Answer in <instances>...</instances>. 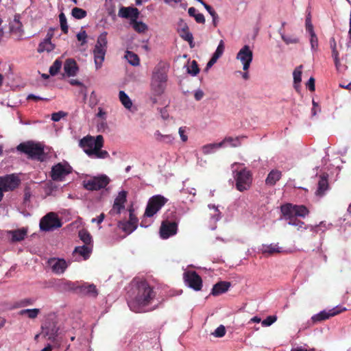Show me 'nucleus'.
Wrapping results in <instances>:
<instances>
[{
	"instance_id": "obj_1",
	"label": "nucleus",
	"mask_w": 351,
	"mask_h": 351,
	"mask_svg": "<svg viewBox=\"0 0 351 351\" xmlns=\"http://www.w3.org/2000/svg\"><path fill=\"white\" fill-rule=\"evenodd\" d=\"M134 298L128 300L131 311L134 313H143L149 311L147 307L152 303L156 293L146 280H139L135 283Z\"/></svg>"
},
{
	"instance_id": "obj_2",
	"label": "nucleus",
	"mask_w": 351,
	"mask_h": 351,
	"mask_svg": "<svg viewBox=\"0 0 351 351\" xmlns=\"http://www.w3.org/2000/svg\"><path fill=\"white\" fill-rule=\"evenodd\" d=\"M284 218L288 221L289 224L295 226L300 229H306V225L301 219H304L307 213V208L303 205H293L285 204L280 207Z\"/></svg>"
},
{
	"instance_id": "obj_3",
	"label": "nucleus",
	"mask_w": 351,
	"mask_h": 351,
	"mask_svg": "<svg viewBox=\"0 0 351 351\" xmlns=\"http://www.w3.org/2000/svg\"><path fill=\"white\" fill-rule=\"evenodd\" d=\"M235 187L240 192L247 191L250 189L253 176L252 172L246 168L237 171L234 176Z\"/></svg>"
},
{
	"instance_id": "obj_4",
	"label": "nucleus",
	"mask_w": 351,
	"mask_h": 351,
	"mask_svg": "<svg viewBox=\"0 0 351 351\" xmlns=\"http://www.w3.org/2000/svg\"><path fill=\"white\" fill-rule=\"evenodd\" d=\"M17 149L27 154L30 158L43 160L44 148L40 143L30 141L22 143L17 146Z\"/></svg>"
},
{
	"instance_id": "obj_5",
	"label": "nucleus",
	"mask_w": 351,
	"mask_h": 351,
	"mask_svg": "<svg viewBox=\"0 0 351 351\" xmlns=\"http://www.w3.org/2000/svg\"><path fill=\"white\" fill-rule=\"evenodd\" d=\"M39 226L42 231L50 232L62 227V223L56 213L50 212L41 218Z\"/></svg>"
},
{
	"instance_id": "obj_6",
	"label": "nucleus",
	"mask_w": 351,
	"mask_h": 351,
	"mask_svg": "<svg viewBox=\"0 0 351 351\" xmlns=\"http://www.w3.org/2000/svg\"><path fill=\"white\" fill-rule=\"evenodd\" d=\"M168 199L161 195L152 196L148 201L144 215L147 217H153L165 205Z\"/></svg>"
},
{
	"instance_id": "obj_7",
	"label": "nucleus",
	"mask_w": 351,
	"mask_h": 351,
	"mask_svg": "<svg viewBox=\"0 0 351 351\" xmlns=\"http://www.w3.org/2000/svg\"><path fill=\"white\" fill-rule=\"evenodd\" d=\"M110 178L106 175L94 176L84 181V187L88 191H98L106 188L109 184Z\"/></svg>"
},
{
	"instance_id": "obj_8",
	"label": "nucleus",
	"mask_w": 351,
	"mask_h": 351,
	"mask_svg": "<svg viewBox=\"0 0 351 351\" xmlns=\"http://www.w3.org/2000/svg\"><path fill=\"white\" fill-rule=\"evenodd\" d=\"M71 171L72 167L68 163L58 162L52 167L50 176L53 181L60 182Z\"/></svg>"
},
{
	"instance_id": "obj_9",
	"label": "nucleus",
	"mask_w": 351,
	"mask_h": 351,
	"mask_svg": "<svg viewBox=\"0 0 351 351\" xmlns=\"http://www.w3.org/2000/svg\"><path fill=\"white\" fill-rule=\"evenodd\" d=\"M20 183V179L14 174L0 177V189L2 191V193L14 190L19 186Z\"/></svg>"
},
{
	"instance_id": "obj_10",
	"label": "nucleus",
	"mask_w": 351,
	"mask_h": 351,
	"mask_svg": "<svg viewBox=\"0 0 351 351\" xmlns=\"http://www.w3.org/2000/svg\"><path fill=\"white\" fill-rule=\"evenodd\" d=\"M178 222L171 221L168 219L163 220L160 228V236L163 239H167L175 235L178 232Z\"/></svg>"
},
{
	"instance_id": "obj_11",
	"label": "nucleus",
	"mask_w": 351,
	"mask_h": 351,
	"mask_svg": "<svg viewBox=\"0 0 351 351\" xmlns=\"http://www.w3.org/2000/svg\"><path fill=\"white\" fill-rule=\"evenodd\" d=\"M184 279L186 285L195 291L201 290L202 280L195 271H189L184 274Z\"/></svg>"
},
{
	"instance_id": "obj_12",
	"label": "nucleus",
	"mask_w": 351,
	"mask_h": 351,
	"mask_svg": "<svg viewBox=\"0 0 351 351\" xmlns=\"http://www.w3.org/2000/svg\"><path fill=\"white\" fill-rule=\"evenodd\" d=\"M329 189L328 174L326 172L322 173L318 176L317 186L315 192V197L317 200L324 197Z\"/></svg>"
},
{
	"instance_id": "obj_13",
	"label": "nucleus",
	"mask_w": 351,
	"mask_h": 351,
	"mask_svg": "<svg viewBox=\"0 0 351 351\" xmlns=\"http://www.w3.org/2000/svg\"><path fill=\"white\" fill-rule=\"evenodd\" d=\"M237 58L243 64V70L247 71L253 58L252 51L248 45H245L237 53Z\"/></svg>"
},
{
	"instance_id": "obj_14",
	"label": "nucleus",
	"mask_w": 351,
	"mask_h": 351,
	"mask_svg": "<svg viewBox=\"0 0 351 351\" xmlns=\"http://www.w3.org/2000/svg\"><path fill=\"white\" fill-rule=\"evenodd\" d=\"M127 191H121L114 199L112 208L110 211L111 215L120 214L125 209V203L127 201Z\"/></svg>"
},
{
	"instance_id": "obj_15",
	"label": "nucleus",
	"mask_w": 351,
	"mask_h": 351,
	"mask_svg": "<svg viewBox=\"0 0 351 351\" xmlns=\"http://www.w3.org/2000/svg\"><path fill=\"white\" fill-rule=\"evenodd\" d=\"M47 263L51 271L56 274H63L69 266V263L64 258H51Z\"/></svg>"
},
{
	"instance_id": "obj_16",
	"label": "nucleus",
	"mask_w": 351,
	"mask_h": 351,
	"mask_svg": "<svg viewBox=\"0 0 351 351\" xmlns=\"http://www.w3.org/2000/svg\"><path fill=\"white\" fill-rule=\"evenodd\" d=\"M97 137L95 138L93 136L88 135L82 138L80 142L79 145L83 149L84 152L90 157L93 156V152L96 147Z\"/></svg>"
},
{
	"instance_id": "obj_17",
	"label": "nucleus",
	"mask_w": 351,
	"mask_h": 351,
	"mask_svg": "<svg viewBox=\"0 0 351 351\" xmlns=\"http://www.w3.org/2000/svg\"><path fill=\"white\" fill-rule=\"evenodd\" d=\"M346 310V308H339L338 307L330 309L328 312L326 311H321L318 314L313 316L311 317V320L313 323H316L317 322H322L329 319L331 317L335 316L339 314L341 312H343Z\"/></svg>"
},
{
	"instance_id": "obj_18",
	"label": "nucleus",
	"mask_w": 351,
	"mask_h": 351,
	"mask_svg": "<svg viewBox=\"0 0 351 351\" xmlns=\"http://www.w3.org/2000/svg\"><path fill=\"white\" fill-rule=\"evenodd\" d=\"M78 294L96 298L98 295V291L94 284L83 282L79 285Z\"/></svg>"
},
{
	"instance_id": "obj_19",
	"label": "nucleus",
	"mask_w": 351,
	"mask_h": 351,
	"mask_svg": "<svg viewBox=\"0 0 351 351\" xmlns=\"http://www.w3.org/2000/svg\"><path fill=\"white\" fill-rule=\"evenodd\" d=\"M139 11L136 8L122 6L119 10V16L124 19H130V23L133 19H138Z\"/></svg>"
},
{
	"instance_id": "obj_20",
	"label": "nucleus",
	"mask_w": 351,
	"mask_h": 351,
	"mask_svg": "<svg viewBox=\"0 0 351 351\" xmlns=\"http://www.w3.org/2000/svg\"><path fill=\"white\" fill-rule=\"evenodd\" d=\"M58 328L54 323H49L42 326V334L48 339L54 341L58 335Z\"/></svg>"
},
{
	"instance_id": "obj_21",
	"label": "nucleus",
	"mask_w": 351,
	"mask_h": 351,
	"mask_svg": "<svg viewBox=\"0 0 351 351\" xmlns=\"http://www.w3.org/2000/svg\"><path fill=\"white\" fill-rule=\"evenodd\" d=\"M104 146V137L102 135L97 136V145L96 147L93 152V156L97 158H106L109 156L108 152L102 150L101 147Z\"/></svg>"
},
{
	"instance_id": "obj_22",
	"label": "nucleus",
	"mask_w": 351,
	"mask_h": 351,
	"mask_svg": "<svg viewBox=\"0 0 351 351\" xmlns=\"http://www.w3.org/2000/svg\"><path fill=\"white\" fill-rule=\"evenodd\" d=\"M78 66L76 61L74 59H67L64 64V71L67 76H75L78 71Z\"/></svg>"
},
{
	"instance_id": "obj_23",
	"label": "nucleus",
	"mask_w": 351,
	"mask_h": 351,
	"mask_svg": "<svg viewBox=\"0 0 351 351\" xmlns=\"http://www.w3.org/2000/svg\"><path fill=\"white\" fill-rule=\"evenodd\" d=\"M230 287V282L226 281H220L216 283L211 291L213 295H219L226 292Z\"/></svg>"
},
{
	"instance_id": "obj_24",
	"label": "nucleus",
	"mask_w": 351,
	"mask_h": 351,
	"mask_svg": "<svg viewBox=\"0 0 351 351\" xmlns=\"http://www.w3.org/2000/svg\"><path fill=\"white\" fill-rule=\"evenodd\" d=\"M308 36H310V43L311 51L315 53L319 49L318 38L313 30V25L308 21Z\"/></svg>"
},
{
	"instance_id": "obj_25",
	"label": "nucleus",
	"mask_w": 351,
	"mask_h": 351,
	"mask_svg": "<svg viewBox=\"0 0 351 351\" xmlns=\"http://www.w3.org/2000/svg\"><path fill=\"white\" fill-rule=\"evenodd\" d=\"M167 79L165 69L160 66H157L153 71L152 80L166 82Z\"/></svg>"
},
{
	"instance_id": "obj_26",
	"label": "nucleus",
	"mask_w": 351,
	"mask_h": 351,
	"mask_svg": "<svg viewBox=\"0 0 351 351\" xmlns=\"http://www.w3.org/2000/svg\"><path fill=\"white\" fill-rule=\"evenodd\" d=\"M106 52V50L101 49V48H97L95 47V49L93 50V53H94L95 63L97 69H98L99 68L101 67L102 62L104 60Z\"/></svg>"
},
{
	"instance_id": "obj_27",
	"label": "nucleus",
	"mask_w": 351,
	"mask_h": 351,
	"mask_svg": "<svg viewBox=\"0 0 351 351\" xmlns=\"http://www.w3.org/2000/svg\"><path fill=\"white\" fill-rule=\"evenodd\" d=\"M282 173L277 169L271 170L265 180V183L269 186H274L281 178Z\"/></svg>"
},
{
	"instance_id": "obj_28",
	"label": "nucleus",
	"mask_w": 351,
	"mask_h": 351,
	"mask_svg": "<svg viewBox=\"0 0 351 351\" xmlns=\"http://www.w3.org/2000/svg\"><path fill=\"white\" fill-rule=\"evenodd\" d=\"M179 34L180 37L184 40L187 41L191 47L193 46L192 44L193 43V34L190 32L186 23H183L180 31H179Z\"/></svg>"
},
{
	"instance_id": "obj_29",
	"label": "nucleus",
	"mask_w": 351,
	"mask_h": 351,
	"mask_svg": "<svg viewBox=\"0 0 351 351\" xmlns=\"http://www.w3.org/2000/svg\"><path fill=\"white\" fill-rule=\"evenodd\" d=\"M93 245H84L82 246L76 247L73 251V253H76L82 256L84 260L89 258L90 254L92 252Z\"/></svg>"
},
{
	"instance_id": "obj_30",
	"label": "nucleus",
	"mask_w": 351,
	"mask_h": 351,
	"mask_svg": "<svg viewBox=\"0 0 351 351\" xmlns=\"http://www.w3.org/2000/svg\"><path fill=\"white\" fill-rule=\"evenodd\" d=\"M302 66L300 65L295 69L293 73V86L296 91H300V83L302 80Z\"/></svg>"
},
{
	"instance_id": "obj_31",
	"label": "nucleus",
	"mask_w": 351,
	"mask_h": 351,
	"mask_svg": "<svg viewBox=\"0 0 351 351\" xmlns=\"http://www.w3.org/2000/svg\"><path fill=\"white\" fill-rule=\"evenodd\" d=\"M12 241L18 242L23 241L27 235V230L24 228L10 231Z\"/></svg>"
},
{
	"instance_id": "obj_32",
	"label": "nucleus",
	"mask_w": 351,
	"mask_h": 351,
	"mask_svg": "<svg viewBox=\"0 0 351 351\" xmlns=\"http://www.w3.org/2000/svg\"><path fill=\"white\" fill-rule=\"evenodd\" d=\"M165 84L166 82L152 80V90L156 95H160L164 92Z\"/></svg>"
},
{
	"instance_id": "obj_33",
	"label": "nucleus",
	"mask_w": 351,
	"mask_h": 351,
	"mask_svg": "<svg viewBox=\"0 0 351 351\" xmlns=\"http://www.w3.org/2000/svg\"><path fill=\"white\" fill-rule=\"evenodd\" d=\"M261 250L263 254L271 255L281 252V247H278L277 244L263 245Z\"/></svg>"
},
{
	"instance_id": "obj_34",
	"label": "nucleus",
	"mask_w": 351,
	"mask_h": 351,
	"mask_svg": "<svg viewBox=\"0 0 351 351\" xmlns=\"http://www.w3.org/2000/svg\"><path fill=\"white\" fill-rule=\"evenodd\" d=\"M40 312L39 308H27L20 311L19 315L21 316L27 315L28 318L34 319L38 317Z\"/></svg>"
},
{
	"instance_id": "obj_35",
	"label": "nucleus",
	"mask_w": 351,
	"mask_h": 351,
	"mask_svg": "<svg viewBox=\"0 0 351 351\" xmlns=\"http://www.w3.org/2000/svg\"><path fill=\"white\" fill-rule=\"evenodd\" d=\"M130 25L138 33H144L147 30V25L142 21H138L137 19H133Z\"/></svg>"
},
{
	"instance_id": "obj_36",
	"label": "nucleus",
	"mask_w": 351,
	"mask_h": 351,
	"mask_svg": "<svg viewBox=\"0 0 351 351\" xmlns=\"http://www.w3.org/2000/svg\"><path fill=\"white\" fill-rule=\"evenodd\" d=\"M55 45L51 41L44 40L39 44L37 51L38 53H43L44 51L50 52L53 51Z\"/></svg>"
},
{
	"instance_id": "obj_37",
	"label": "nucleus",
	"mask_w": 351,
	"mask_h": 351,
	"mask_svg": "<svg viewBox=\"0 0 351 351\" xmlns=\"http://www.w3.org/2000/svg\"><path fill=\"white\" fill-rule=\"evenodd\" d=\"M125 58L132 66H138L140 64V59L137 54L130 51H126Z\"/></svg>"
},
{
	"instance_id": "obj_38",
	"label": "nucleus",
	"mask_w": 351,
	"mask_h": 351,
	"mask_svg": "<svg viewBox=\"0 0 351 351\" xmlns=\"http://www.w3.org/2000/svg\"><path fill=\"white\" fill-rule=\"evenodd\" d=\"M118 227L128 234L132 233L136 229L133 223L123 221H119L118 222Z\"/></svg>"
},
{
	"instance_id": "obj_39",
	"label": "nucleus",
	"mask_w": 351,
	"mask_h": 351,
	"mask_svg": "<svg viewBox=\"0 0 351 351\" xmlns=\"http://www.w3.org/2000/svg\"><path fill=\"white\" fill-rule=\"evenodd\" d=\"M107 44H108L107 32H104L101 33L97 38L95 47L101 48V49L106 50Z\"/></svg>"
},
{
	"instance_id": "obj_40",
	"label": "nucleus",
	"mask_w": 351,
	"mask_h": 351,
	"mask_svg": "<svg viewBox=\"0 0 351 351\" xmlns=\"http://www.w3.org/2000/svg\"><path fill=\"white\" fill-rule=\"evenodd\" d=\"M119 96L123 106L127 109H130L132 106V103L128 95L123 90H120Z\"/></svg>"
},
{
	"instance_id": "obj_41",
	"label": "nucleus",
	"mask_w": 351,
	"mask_h": 351,
	"mask_svg": "<svg viewBox=\"0 0 351 351\" xmlns=\"http://www.w3.org/2000/svg\"><path fill=\"white\" fill-rule=\"evenodd\" d=\"M80 239L83 241L84 245H92V237L90 234L85 230H82L79 231L78 233Z\"/></svg>"
},
{
	"instance_id": "obj_42",
	"label": "nucleus",
	"mask_w": 351,
	"mask_h": 351,
	"mask_svg": "<svg viewBox=\"0 0 351 351\" xmlns=\"http://www.w3.org/2000/svg\"><path fill=\"white\" fill-rule=\"evenodd\" d=\"M245 136H241V138H244ZM230 143L232 147H236L241 145L240 142V136H237L236 138H233L231 136L226 137L221 142L219 143H222V146L225 143Z\"/></svg>"
},
{
	"instance_id": "obj_43",
	"label": "nucleus",
	"mask_w": 351,
	"mask_h": 351,
	"mask_svg": "<svg viewBox=\"0 0 351 351\" xmlns=\"http://www.w3.org/2000/svg\"><path fill=\"white\" fill-rule=\"evenodd\" d=\"M222 147V143H210L205 145L202 147V152L204 154H209L215 149Z\"/></svg>"
},
{
	"instance_id": "obj_44",
	"label": "nucleus",
	"mask_w": 351,
	"mask_h": 351,
	"mask_svg": "<svg viewBox=\"0 0 351 351\" xmlns=\"http://www.w3.org/2000/svg\"><path fill=\"white\" fill-rule=\"evenodd\" d=\"M156 139L159 142H164L167 143H171L174 139V138L170 135H162L159 131H156L155 132Z\"/></svg>"
},
{
	"instance_id": "obj_45",
	"label": "nucleus",
	"mask_w": 351,
	"mask_h": 351,
	"mask_svg": "<svg viewBox=\"0 0 351 351\" xmlns=\"http://www.w3.org/2000/svg\"><path fill=\"white\" fill-rule=\"evenodd\" d=\"M71 14L76 19H82L86 16L87 12L82 8L75 7L72 9Z\"/></svg>"
},
{
	"instance_id": "obj_46",
	"label": "nucleus",
	"mask_w": 351,
	"mask_h": 351,
	"mask_svg": "<svg viewBox=\"0 0 351 351\" xmlns=\"http://www.w3.org/2000/svg\"><path fill=\"white\" fill-rule=\"evenodd\" d=\"M23 25L19 19L14 18L13 22L10 25V30L12 32L21 33L22 32Z\"/></svg>"
},
{
	"instance_id": "obj_47",
	"label": "nucleus",
	"mask_w": 351,
	"mask_h": 351,
	"mask_svg": "<svg viewBox=\"0 0 351 351\" xmlns=\"http://www.w3.org/2000/svg\"><path fill=\"white\" fill-rule=\"evenodd\" d=\"M61 66L62 61L58 59L56 60L49 68V73L51 75H56L60 70Z\"/></svg>"
},
{
	"instance_id": "obj_48",
	"label": "nucleus",
	"mask_w": 351,
	"mask_h": 351,
	"mask_svg": "<svg viewBox=\"0 0 351 351\" xmlns=\"http://www.w3.org/2000/svg\"><path fill=\"white\" fill-rule=\"evenodd\" d=\"M60 28L64 34H67L69 31V27L67 25L66 18L63 12L59 14Z\"/></svg>"
},
{
	"instance_id": "obj_49",
	"label": "nucleus",
	"mask_w": 351,
	"mask_h": 351,
	"mask_svg": "<svg viewBox=\"0 0 351 351\" xmlns=\"http://www.w3.org/2000/svg\"><path fill=\"white\" fill-rule=\"evenodd\" d=\"M188 73L191 75L195 76L199 72V69L198 67V64L195 60H193L191 63V65L189 66Z\"/></svg>"
},
{
	"instance_id": "obj_50",
	"label": "nucleus",
	"mask_w": 351,
	"mask_h": 351,
	"mask_svg": "<svg viewBox=\"0 0 351 351\" xmlns=\"http://www.w3.org/2000/svg\"><path fill=\"white\" fill-rule=\"evenodd\" d=\"M79 285L80 284L78 282H72L70 281H66L64 282V287L65 289L73 291L77 294Z\"/></svg>"
},
{
	"instance_id": "obj_51",
	"label": "nucleus",
	"mask_w": 351,
	"mask_h": 351,
	"mask_svg": "<svg viewBox=\"0 0 351 351\" xmlns=\"http://www.w3.org/2000/svg\"><path fill=\"white\" fill-rule=\"evenodd\" d=\"M34 302V300L32 298H25L23 300H21L20 301L17 302L16 303L15 307L20 308V307H24L29 305H32Z\"/></svg>"
},
{
	"instance_id": "obj_52",
	"label": "nucleus",
	"mask_w": 351,
	"mask_h": 351,
	"mask_svg": "<svg viewBox=\"0 0 351 351\" xmlns=\"http://www.w3.org/2000/svg\"><path fill=\"white\" fill-rule=\"evenodd\" d=\"M330 48L332 49V56L333 58H336L339 56V53L337 49V44L334 38H331L330 40Z\"/></svg>"
},
{
	"instance_id": "obj_53",
	"label": "nucleus",
	"mask_w": 351,
	"mask_h": 351,
	"mask_svg": "<svg viewBox=\"0 0 351 351\" xmlns=\"http://www.w3.org/2000/svg\"><path fill=\"white\" fill-rule=\"evenodd\" d=\"M226 330L224 326L220 325L219 327L216 328L213 335L217 337H222L226 335Z\"/></svg>"
},
{
	"instance_id": "obj_54",
	"label": "nucleus",
	"mask_w": 351,
	"mask_h": 351,
	"mask_svg": "<svg viewBox=\"0 0 351 351\" xmlns=\"http://www.w3.org/2000/svg\"><path fill=\"white\" fill-rule=\"evenodd\" d=\"M67 115L66 112H64L63 111H59L57 112H53L51 114V119L55 121L58 122L62 118L66 117Z\"/></svg>"
},
{
	"instance_id": "obj_55",
	"label": "nucleus",
	"mask_w": 351,
	"mask_h": 351,
	"mask_svg": "<svg viewBox=\"0 0 351 351\" xmlns=\"http://www.w3.org/2000/svg\"><path fill=\"white\" fill-rule=\"evenodd\" d=\"M76 36L77 39L81 42V45L86 43L87 34L85 30L80 31Z\"/></svg>"
},
{
	"instance_id": "obj_56",
	"label": "nucleus",
	"mask_w": 351,
	"mask_h": 351,
	"mask_svg": "<svg viewBox=\"0 0 351 351\" xmlns=\"http://www.w3.org/2000/svg\"><path fill=\"white\" fill-rule=\"evenodd\" d=\"M276 319H277L276 316H274V315L268 316V317H267L266 319H265L262 322V325L263 326H269L272 324H274L276 321Z\"/></svg>"
},
{
	"instance_id": "obj_57",
	"label": "nucleus",
	"mask_w": 351,
	"mask_h": 351,
	"mask_svg": "<svg viewBox=\"0 0 351 351\" xmlns=\"http://www.w3.org/2000/svg\"><path fill=\"white\" fill-rule=\"evenodd\" d=\"M224 51V44L223 40H221L213 56L219 58L221 56Z\"/></svg>"
},
{
	"instance_id": "obj_58",
	"label": "nucleus",
	"mask_w": 351,
	"mask_h": 351,
	"mask_svg": "<svg viewBox=\"0 0 351 351\" xmlns=\"http://www.w3.org/2000/svg\"><path fill=\"white\" fill-rule=\"evenodd\" d=\"M204 7L208 12V13L210 14L213 19H217L218 15L217 12L210 5L207 3H204Z\"/></svg>"
},
{
	"instance_id": "obj_59",
	"label": "nucleus",
	"mask_w": 351,
	"mask_h": 351,
	"mask_svg": "<svg viewBox=\"0 0 351 351\" xmlns=\"http://www.w3.org/2000/svg\"><path fill=\"white\" fill-rule=\"evenodd\" d=\"M312 104H313V108L311 109V114H312V116L313 117V116H315L317 112H321V108L319 106L318 103L315 102L313 99L312 101Z\"/></svg>"
},
{
	"instance_id": "obj_60",
	"label": "nucleus",
	"mask_w": 351,
	"mask_h": 351,
	"mask_svg": "<svg viewBox=\"0 0 351 351\" xmlns=\"http://www.w3.org/2000/svg\"><path fill=\"white\" fill-rule=\"evenodd\" d=\"M130 217L129 220L127 221L129 223H133L134 226H136V228H137V223H138V219L137 217L134 215L133 210L130 209Z\"/></svg>"
},
{
	"instance_id": "obj_61",
	"label": "nucleus",
	"mask_w": 351,
	"mask_h": 351,
	"mask_svg": "<svg viewBox=\"0 0 351 351\" xmlns=\"http://www.w3.org/2000/svg\"><path fill=\"white\" fill-rule=\"evenodd\" d=\"M333 59H334L335 64V66H336V69L337 71H342L347 69L346 66H345V65L341 66V64H340L339 56H337L336 58H333Z\"/></svg>"
},
{
	"instance_id": "obj_62",
	"label": "nucleus",
	"mask_w": 351,
	"mask_h": 351,
	"mask_svg": "<svg viewBox=\"0 0 351 351\" xmlns=\"http://www.w3.org/2000/svg\"><path fill=\"white\" fill-rule=\"evenodd\" d=\"M195 20L198 23L204 24L205 23L204 16L201 13H197L194 16Z\"/></svg>"
},
{
	"instance_id": "obj_63",
	"label": "nucleus",
	"mask_w": 351,
	"mask_h": 351,
	"mask_svg": "<svg viewBox=\"0 0 351 351\" xmlns=\"http://www.w3.org/2000/svg\"><path fill=\"white\" fill-rule=\"evenodd\" d=\"M282 40L287 43V44H289V43H295L298 42V39L294 38H291L290 37H288L287 36H285V35H282Z\"/></svg>"
},
{
	"instance_id": "obj_64",
	"label": "nucleus",
	"mask_w": 351,
	"mask_h": 351,
	"mask_svg": "<svg viewBox=\"0 0 351 351\" xmlns=\"http://www.w3.org/2000/svg\"><path fill=\"white\" fill-rule=\"evenodd\" d=\"M179 134L180 136V138L183 142H186L188 139L187 136L184 134L185 130L184 128L181 127L179 128Z\"/></svg>"
}]
</instances>
